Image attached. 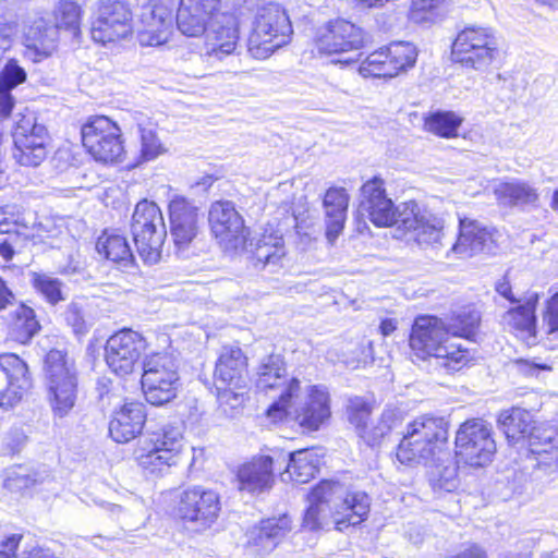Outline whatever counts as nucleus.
I'll return each instance as SVG.
<instances>
[{
	"mask_svg": "<svg viewBox=\"0 0 558 558\" xmlns=\"http://www.w3.org/2000/svg\"><path fill=\"white\" fill-rule=\"evenodd\" d=\"M291 531V519L288 515L262 521L258 526L246 533V546L256 555L272 551Z\"/></svg>",
	"mask_w": 558,
	"mask_h": 558,
	"instance_id": "c756f323",
	"label": "nucleus"
},
{
	"mask_svg": "<svg viewBox=\"0 0 558 558\" xmlns=\"http://www.w3.org/2000/svg\"><path fill=\"white\" fill-rule=\"evenodd\" d=\"M184 449L183 430L171 423L149 428L135 449V460L144 473L163 476L179 464Z\"/></svg>",
	"mask_w": 558,
	"mask_h": 558,
	"instance_id": "39448f33",
	"label": "nucleus"
},
{
	"mask_svg": "<svg viewBox=\"0 0 558 558\" xmlns=\"http://www.w3.org/2000/svg\"><path fill=\"white\" fill-rule=\"evenodd\" d=\"M45 385L47 401L54 417L68 416L76 404L78 395L77 375L74 364L59 350L46 356Z\"/></svg>",
	"mask_w": 558,
	"mask_h": 558,
	"instance_id": "6e6552de",
	"label": "nucleus"
},
{
	"mask_svg": "<svg viewBox=\"0 0 558 558\" xmlns=\"http://www.w3.org/2000/svg\"><path fill=\"white\" fill-rule=\"evenodd\" d=\"M495 289L500 296H502L505 300L509 301L513 305L521 303L525 294H515L512 291L510 283L505 279L502 281L497 282Z\"/></svg>",
	"mask_w": 558,
	"mask_h": 558,
	"instance_id": "052dcab7",
	"label": "nucleus"
},
{
	"mask_svg": "<svg viewBox=\"0 0 558 558\" xmlns=\"http://www.w3.org/2000/svg\"><path fill=\"white\" fill-rule=\"evenodd\" d=\"M11 329L16 341L21 343L29 341L39 329L34 310L24 304H20L15 310V317Z\"/></svg>",
	"mask_w": 558,
	"mask_h": 558,
	"instance_id": "c03bdc74",
	"label": "nucleus"
},
{
	"mask_svg": "<svg viewBox=\"0 0 558 558\" xmlns=\"http://www.w3.org/2000/svg\"><path fill=\"white\" fill-rule=\"evenodd\" d=\"M481 323V315L474 310H463L453 315L446 324L450 336L453 338L473 339L477 333Z\"/></svg>",
	"mask_w": 558,
	"mask_h": 558,
	"instance_id": "37998d69",
	"label": "nucleus"
},
{
	"mask_svg": "<svg viewBox=\"0 0 558 558\" xmlns=\"http://www.w3.org/2000/svg\"><path fill=\"white\" fill-rule=\"evenodd\" d=\"M402 421L401 413L395 409H387L383 412L378 423L372 428H366L362 438L369 445L375 446L391 430L397 428Z\"/></svg>",
	"mask_w": 558,
	"mask_h": 558,
	"instance_id": "49530a36",
	"label": "nucleus"
},
{
	"mask_svg": "<svg viewBox=\"0 0 558 558\" xmlns=\"http://www.w3.org/2000/svg\"><path fill=\"white\" fill-rule=\"evenodd\" d=\"M434 490L452 492L458 487L459 481L457 475V468L454 465H447L433 473L430 478Z\"/></svg>",
	"mask_w": 558,
	"mask_h": 558,
	"instance_id": "864d4df0",
	"label": "nucleus"
},
{
	"mask_svg": "<svg viewBox=\"0 0 558 558\" xmlns=\"http://www.w3.org/2000/svg\"><path fill=\"white\" fill-rule=\"evenodd\" d=\"M218 401L220 405H229L231 409H236L242 405L244 401V392L243 391H234L239 388L227 387L220 388L218 387Z\"/></svg>",
	"mask_w": 558,
	"mask_h": 558,
	"instance_id": "5fc2aeb1",
	"label": "nucleus"
},
{
	"mask_svg": "<svg viewBox=\"0 0 558 558\" xmlns=\"http://www.w3.org/2000/svg\"><path fill=\"white\" fill-rule=\"evenodd\" d=\"M275 459L260 454L243 463L238 470L240 489L259 494L271 488L275 476Z\"/></svg>",
	"mask_w": 558,
	"mask_h": 558,
	"instance_id": "2f4dec72",
	"label": "nucleus"
},
{
	"mask_svg": "<svg viewBox=\"0 0 558 558\" xmlns=\"http://www.w3.org/2000/svg\"><path fill=\"white\" fill-rule=\"evenodd\" d=\"M141 135V158L145 161L154 160L166 153V148L158 138L155 129L138 125Z\"/></svg>",
	"mask_w": 558,
	"mask_h": 558,
	"instance_id": "8fccbe9b",
	"label": "nucleus"
},
{
	"mask_svg": "<svg viewBox=\"0 0 558 558\" xmlns=\"http://www.w3.org/2000/svg\"><path fill=\"white\" fill-rule=\"evenodd\" d=\"M539 301L536 292H526L521 303L514 304L500 316L504 330L513 333L527 344L536 340L535 311Z\"/></svg>",
	"mask_w": 558,
	"mask_h": 558,
	"instance_id": "cd10ccee",
	"label": "nucleus"
},
{
	"mask_svg": "<svg viewBox=\"0 0 558 558\" xmlns=\"http://www.w3.org/2000/svg\"><path fill=\"white\" fill-rule=\"evenodd\" d=\"M532 415L521 408L502 411L498 424L512 445L522 442L526 446L525 470H532L534 480H542L558 470V449L555 433L551 429L532 427Z\"/></svg>",
	"mask_w": 558,
	"mask_h": 558,
	"instance_id": "f03ea898",
	"label": "nucleus"
},
{
	"mask_svg": "<svg viewBox=\"0 0 558 558\" xmlns=\"http://www.w3.org/2000/svg\"><path fill=\"white\" fill-rule=\"evenodd\" d=\"M362 201L361 208L369 220L377 227H389L397 225L400 229V208L401 204L395 206L387 196L385 182L378 177L365 182L361 189Z\"/></svg>",
	"mask_w": 558,
	"mask_h": 558,
	"instance_id": "b1692460",
	"label": "nucleus"
},
{
	"mask_svg": "<svg viewBox=\"0 0 558 558\" xmlns=\"http://www.w3.org/2000/svg\"><path fill=\"white\" fill-rule=\"evenodd\" d=\"M458 463L471 468L488 465L497 451L493 427L482 418H471L462 423L454 439Z\"/></svg>",
	"mask_w": 558,
	"mask_h": 558,
	"instance_id": "9b49d317",
	"label": "nucleus"
},
{
	"mask_svg": "<svg viewBox=\"0 0 558 558\" xmlns=\"http://www.w3.org/2000/svg\"><path fill=\"white\" fill-rule=\"evenodd\" d=\"M409 343L415 359H434L447 372L459 371L471 360L469 350L452 341L446 324L436 316L416 317Z\"/></svg>",
	"mask_w": 558,
	"mask_h": 558,
	"instance_id": "7ed1b4c3",
	"label": "nucleus"
},
{
	"mask_svg": "<svg viewBox=\"0 0 558 558\" xmlns=\"http://www.w3.org/2000/svg\"><path fill=\"white\" fill-rule=\"evenodd\" d=\"M286 374L287 369L280 355H269L258 367L256 386L264 391L280 387Z\"/></svg>",
	"mask_w": 558,
	"mask_h": 558,
	"instance_id": "79ce46f5",
	"label": "nucleus"
},
{
	"mask_svg": "<svg viewBox=\"0 0 558 558\" xmlns=\"http://www.w3.org/2000/svg\"><path fill=\"white\" fill-rule=\"evenodd\" d=\"M398 326V322L393 318H385L381 320L379 325V330L383 336L388 337L390 336Z\"/></svg>",
	"mask_w": 558,
	"mask_h": 558,
	"instance_id": "338daca9",
	"label": "nucleus"
},
{
	"mask_svg": "<svg viewBox=\"0 0 558 558\" xmlns=\"http://www.w3.org/2000/svg\"><path fill=\"white\" fill-rule=\"evenodd\" d=\"M495 239L492 231L475 220L459 219V235L451 252L460 257H470L482 252H493Z\"/></svg>",
	"mask_w": 558,
	"mask_h": 558,
	"instance_id": "7c9ffc66",
	"label": "nucleus"
},
{
	"mask_svg": "<svg viewBox=\"0 0 558 558\" xmlns=\"http://www.w3.org/2000/svg\"><path fill=\"white\" fill-rule=\"evenodd\" d=\"M133 33V11L128 0H98L92 8L90 34L101 45L126 39Z\"/></svg>",
	"mask_w": 558,
	"mask_h": 558,
	"instance_id": "f8f14e48",
	"label": "nucleus"
},
{
	"mask_svg": "<svg viewBox=\"0 0 558 558\" xmlns=\"http://www.w3.org/2000/svg\"><path fill=\"white\" fill-rule=\"evenodd\" d=\"M223 11L226 10L221 0H180L177 11L178 28L185 36H201L205 33L208 21Z\"/></svg>",
	"mask_w": 558,
	"mask_h": 558,
	"instance_id": "bb28decb",
	"label": "nucleus"
},
{
	"mask_svg": "<svg viewBox=\"0 0 558 558\" xmlns=\"http://www.w3.org/2000/svg\"><path fill=\"white\" fill-rule=\"evenodd\" d=\"M178 374L174 360L167 353H154L143 361L142 389L147 402L168 403L177 396Z\"/></svg>",
	"mask_w": 558,
	"mask_h": 558,
	"instance_id": "2eb2a0df",
	"label": "nucleus"
},
{
	"mask_svg": "<svg viewBox=\"0 0 558 558\" xmlns=\"http://www.w3.org/2000/svg\"><path fill=\"white\" fill-rule=\"evenodd\" d=\"M371 414L369 404L363 400L362 398H352L349 400L348 404V415L349 420L352 424L355 425L359 435L362 437V434L365 433L367 428V420Z\"/></svg>",
	"mask_w": 558,
	"mask_h": 558,
	"instance_id": "3c124183",
	"label": "nucleus"
},
{
	"mask_svg": "<svg viewBox=\"0 0 558 558\" xmlns=\"http://www.w3.org/2000/svg\"><path fill=\"white\" fill-rule=\"evenodd\" d=\"M314 46L319 54L340 56L365 47V31L345 19H332L317 27Z\"/></svg>",
	"mask_w": 558,
	"mask_h": 558,
	"instance_id": "f3484780",
	"label": "nucleus"
},
{
	"mask_svg": "<svg viewBox=\"0 0 558 558\" xmlns=\"http://www.w3.org/2000/svg\"><path fill=\"white\" fill-rule=\"evenodd\" d=\"M25 80V70L15 60H9L0 72V88L11 92Z\"/></svg>",
	"mask_w": 558,
	"mask_h": 558,
	"instance_id": "603ef678",
	"label": "nucleus"
},
{
	"mask_svg": "<svg viewBox=\"0 0 558 558\" xmlns=\"http://www.w3.org/2000/svg\"><path fill=\"white\" fill-rule=\"evenodd\" d=\"M1 239L10 243L14 248L20 247L26 242L27 235L19 230V228L0 229Z\"/></svg>",
	"mask_w": 558,
	"mask_h": 558,
	"instance_id": "bf43d9fd",
	"label": "nucleus"
},
{
	"mask_svg": "<svg viewBox=\"0 0 558 558\" xmlns=\"http://www.w3.org/2000/svg\"><path fill=\"white\" fill-rule=\"evenodd\" d=\"M14 99L10 90L0 88V118H8L13 109Z\"/></svg>",
	"mask_w": 558,
	"mask_h": 558,
	"instance_id": "0e129e2a",
	"label": "nucleus"
},
{
	"mask_svg": "<svg viewBox=\"0 0 558 558\" xmlns=\"http://www.w3.org/2000/svg\"><path fill=\"white\" fill-rule=\"evenodd\" d=\"M322 461L318 449H302L289 454L284 474L295 483H307L315 476Z\"/></svg>",
	"mask_w": 558,
	"mask_h": 558,
	"instance_id": "f704fd0d",
	"label": "nucleus"
},
{
	"mask_svg": "<svg viewBox=\"0 0 558 558\" xmlns=\"http://www.w3.org/2000/svg\"><path fill=\"white\" fill-rule=\"evenodd\" d=\"M54 28L65 29L74 36L80 34L83 10L80 4L71 0H59L52 11Z\"/></svg>",
	"mask_w": 558,
	"mask_h": 558,
	"instance_id": "ea45409f",
	"label": "nucleus"
},
{
	"mask_svg": "<svg viewBox=\"0 0 558 558\" xmlns=\"http://www.w3.org/2000/svg\"><path fill=\"white\" fill-rule=\"evenodd\" d=\"M131 232L142 259L149 265L158 263L167 231L161 210L156 203L143 199L136 204Z\"/></svg>",
	"mask_w": 558,
	"mask_h": 558,
	"instance_id": "9d476101",
	"label": "nucleus"
},
{
	"mask_svg": "<svg viewBox=\"0 0 558 558\" xmlns=\"http://www.w3.org/2000/svg\"><path fill=\"white\" fill-rule=\"evenodd\" d=\"M49 481H51V475L47 471L14 472L5 480L4 485L10 490L21 492L35 488Z\"/></svg>",
	"mask_w": 558,
	"mask_h": 558,
	"instance_id": "de8ad7c7",
	"label": "nucleus"
},
{
	"mask_svg": "<svg viewBox=\"0 0 558 558\" xmlns=\"http://www.w3.org/2000/svg\"><path fill=\"white\" fill-rule=\"evenodd\" d=\"M146 348V339L140 332L123 328L107 339L105 345L106 364L118 376L130 375Z\"/></svg>",
	"mask_w": 558,
	"mask_h": 558,
	"instance_id": "6ab92c4d",
	"label": "nucleus"
},
{
	"mask_svg": "<svg viewBox=\"0 0 558 558\" xmlns=\"http://www.w3.org/2000/svg\"><path fill=\"white\" fill-rule=\"evenodd\" d=\"M205 53L209 58L222 60L233 53L239 41V22L229 10L216 14L206 27Z\"/></svg>",
	"mask_w": 558,
	"mask_h": 558,
	"instance_id": "393cba45",
	"label": "nucleus"
},
{
	"mask_svg": "<svg viewBox=\"0 0 558 558\" xmlns=\"http://www.w3.org/2000/svg\"><path fill=\"white\" fill-rule=\"evenodd\" d=\"M25 46L40 57H48L56 47L58 32L39 17L28 25L24 33Z\"/></svg>",
	"mask_w": 558,
	"mask_h": 558,
	"instance_id": "e433bc0d",
	"label": "nucleus"
},
{
	"mask_svg": "<svg viewBox=\"0 0 558 558\" xmlns=\"http://www.w3.org/2000/svg\"><path fill=\"white\" fill-rule=\"evenodd\" d=\"M31 386L28 367L24 361L12 353L0 355V408H14Z\"/></svg>",
	"mask_w": 558,
	"mask_h": 558,
	"instance_id": "5701e85b",
	"label": "nucleus"
},
{
	"mask_svg": "<svg viewBox=\"0 0 558 558\" xmlns=\"http://www.w3.org/2000/svg\"><path fill=\"white\" fill-rule=\"evenodd\" d=\"M12 44L11 31L10 27L3 24H0V60L2 59L4 52L9 50Z\"/></svg>",
	"mask_w": 558,
	"mask_h": 558,
	"instance_id": "69168bd1",
	"label": "nucleus"
},
{
	"mask_svg": "<svg viewBox=\"0 0 558 558\" xmlns=\"http://www.w3.org/2000/svg\"><path fill=\"white\" fill-rule=\"evenodd\" d=\"M173 2L151 0L143 7L137 40L143 47H160L173 33Z\"/></svg>",
	"mask_w": 558,
	"mask_h": 558,
	"instance_id": "4be33fe9",
	"label": "nucleus"
},
{
	"mask_svg": "<svg viewBox=\"0 0 558 558\" xmlns=\"http://www.w3.org/2000/svg\"><path fill=\"white\" fill-rule=\"evenodd\" d=\"M33 284L35 289L49 302L50 304H57L64 300L61 281L57 278L50 277L46 274H34Z\"/></svg>",
	"mask_w": 558,
	"mask_h": 558,
	"instance_id": "09e8293b",
	"label": "nucleus"
},
{
	"mask_svg": "<svg viewBox=\"0 0 558 558\" xmlns=\"http://www.w3.org/2000/svg\"><path fill=\"white\" fill-rule=\"evenodd\" d=\"M220 500L216 492L203 486L185 488L177 506L178 517L190 529L204 531L210 527L218 518Z\"/></svg>",
	"mask_w": 558,
	"mask_h": 558,
	"instance_id": "a211bd4d",
	"label": "nucleus"
},
{
	"mask_svg": "<svg viewBox=\"0 0 558 558\" xmlns=\"http://www.w3.org/2000/svg\"><path fill=\"white\" fill-rule=\"evenodd\" d=\"M170 234L178 253L184 252L197 236L202 216L198 208L184 197L169 204Z\"/></svg>",
	"mask_w": 558,
	"mask_h": 558,
	"instance_id": "a878e982",
	"label": "nucleus"
},
{
	"mask_svg": "<svg viewBox=\"0 0 558 558\" xmlns=\"http://www.w3.org/2000/svg\"><path fill=\"white\" fill-rule=\"evenodd\" d=\"M400 210V229L409 240L424 247L441 245L445 228L442 218L428 210H421L413 201L401 203Z\"/></svg>",
	"mask_w": 558,
	"mask_h": 558,
	"instance_id": "aec40b11",
	"label": "nucleus"
},
{
	"mask_svg": "<svg viewBox=\"0 0 558 558\" xmlns=\"http://www.w3.org/2000/svg\"><path fill=\"white\" fill-rule=\"evenodd\" d=\"M416 47L409 41H392L368 53L359 65L364 78H393L414 68Z\"/></svg>",
	"mask_w": 558,
	"mask_h": 558,
	"instance_id": "ddd939ff",
	"label": "nucleus"
},
{
	"mask_svg": "<svg viewBox=\"0 0 558 558\" xmlns=\"http://www.w3.org/2000/svg\"><path fill=\"white\" fill-rule=\"evenodd\" d=\"M349 205V195L343 187H330L324 197L327 218L326 236L330 243L341 233Z\"/></svg>",
	"mask_w": 558,
	"mask_h": 558,
	"instance_id": "72a5a7b5",
	"label": "nucleus"
},
{
	"mask_svg": "<svg viewBox=\"0 0 558 558\" xmlns=\"http://www.w3.org/2000/svg\"><path fill=\"white\" fill-rule=\"evenodd\" d=\"M462 118L452 111H436L425 118L424 128L427 132L445 138L458 135Z\"/></svg>",
	"mask_w": 558,
	"mask_h": 558,
	"instance_id": "a19ab883",
	"label": "nucleus"
},
{
	"mask_svg": "<svg viewBox=\"0 0 558 558\" xmlns=\"http://www.w3.org/2000/svg\"><path fill=\"white\" fill-rule=\"evenodd\" d=\"M211 232L223 251L246 248V229L240 214L228 201L216 202L209 209Z\"/></svg>",
	"mask_w": 558,
	"mask_h": 558,
	"instance_id": "412c9836",
	"label": "nucleus"
},
{
	"mask_svg": "<svg viewBox=\"0 0 558 558\" xmlns=\"http://www.w3.org/2000/svg\"><path fill=\"white\" fill-rule=\"evenodd\" d=\"M445 0H411L408 21L415 25L428 26L444 15Z\"/></svg>",
	"mask_w": 558,
	"mask_h": 558,
	"instance_id": "58836bf2",
	"label": "nucleus"
},
{
	"mask_svg": "<svg viewBox=\"0 0 558 558\" xmlns=\"http://www.w3.org/2000/svg\"><path fill=\"white\" fill-rule=\"evenodd\" d=\"M449 424L444 417L423 415L407 426L397 458L401 463H421L438 456L448 448Z\"/></svg>",
	"mask_w": 558,
	"mask_h": 558,
	"instance_id": "423d86ee",
	"label": "nucleus"
},
{
	"mask_svg": "<svg viewBox=\"0 0 558 558\" xmlns=\"http://www.w3.org/2000/svg\"><path fill=\"white\" fill-rule=\"evenodd\" d=\"M300 390L299 379L292 378L284 386L279 399L268 408L266 415L272 423L293 415L302 428L317 430L331 415L329 392L325 387L314 385L306 389L301 399Z\"/></svg>",
	"mask_w": 558,
	"mask_h": 558,
	"instance_id": "20e7f679",
	"label": "nucleus"
},
{
	"mask_svg": "<svg viewBox=\"0 0 558 558\" xmlns=\"http://www.w3.org/2000/svg\"><path fill=\"white\" fill-rule=\"evenodd\" d=\"M19 214L15 213V207L5 205L0 207V229L16 228L19 227Z\"/></svg>",
	"mask_w": 558,
	"mask_h": 558,
	"instance_id": "13d9d810",
	"label": "nucleus"
},
{
	"mask_svg": "<svg viewBox=\"0 0 558 558\" xmlns=\"http://www.w3.org/2000/svg\"><path fill=\"white\" fill-rule=\"evenodd\" d=\"M284 254L282 238L274 234H264L254 250L256 260L264 265H276Z\"/></svg>",
	"mask_w": 558,
	"mask_h": 558,
	"instance_id": "a18cd8bd",
	"label": "nucleus"
},
{
	"mask_svg": "<svg viewBox=\"0 0 558 558\" xmlns=\"http://www.w3.org/2000/svg\"><path fill=\"white\" fill-rule=\"evenodd\" d=\"M247 360L238 347H223L215 367L216 381L227 387L245 388Z\"/></svg>",
	"mask_w": 558,
	"mask_h": 558,
	"instance_id": "473e14b6",
	"label": "nucleus"
},
{
	"mask_svg": "<svg viewBox=\"0 0 558 558\" xmlns=\"http://www.w3.org/2000/svg\"><path fill=\"white\" fill-rule=\"evenodd\" d=\"M122 132L119 125L105 116L92 118L82 126V142L95 160L113 163L124 155Z\"/></svg>",
	"mask_w": 558,
	"mask_h": 558,
	"instance_id": "dca6fc26",
	"label": "nucleus"
},
{
	"mask_svg": "<svg viewBox=\"0 0 558 558\" xmlns=\"http://www.w3.org/2000/svg\"><path fill=\"white\" fill-rule=\"evenodd\" d=\"M146 418V408L142 402H125L113 412L109 435L116 442L126 444L143 432Z\"/></svg>",
	"mask_w": 558,
	"mask_h": 558,
	"instance_id": "c85d7f7f",
	"label": "nucleus"
},
{
	"mask_svg": "<svg viewBox=\"0 0 558 558\" xmlns=\"http://www.w3.org/2000/svg\"><path fill=\"white\" fill-rule=\"evenodd\" d=\"M499 54V38L492 27L468 26L457 34L451 46L453 62L480 72L486 71Z\"/></svg>",
	"mask_w": 558,
	"mask_h": 558,
	"instance_id": "1a4fd4ad",
	"label": "nucleus"
},
{
	"mask_svg": "<svg viewBox=\"0 0 558 558\" xmlns=\"http://www.w3.org/2000/svg\"><path fill=\"white\" fill-rule=\"evenodd\" d=\"M97 252L107 259L126 268L134 263V255L124 235L105 231L96 243Z\"/></svg>",
	"mask_w": 558,
	"mask_h": 558,
	"instance_id": "c9c22d12",
	"label": "nucleus"
},
{
	"mask_svg": "<svg viewBox=\"0 0 558 558\" xmlns=\"http://www.w3.org/2000/svg\"><path fill=\"white\" fill-rule=\"evenodd\" d=\"M16 303V296L8 283L0 277V312Z\"/></svg>",
	"mask_w": 558,
	"mask_h": 558,
	"instance_id": "e2e57ef3",
	"label": "nucleus"
},
{
	"mask_svg": "<svg viewBox=\"0 0 558 558\" xmlns=\"http://www.w3.org/2000/svg\"><path fill=\"white\" fill-rule=\"evenodd\" d=\"M22 539L21 534H12L2 542V550H0V558H15V550Z\"/></svg>",
	"mask_w": 558,
	"mask_h": 558,
	"instance_id": "680f3d73",
	"label": "nucleus"
},
{
	"mask_svg": "<svg viewBox=\"0 0 558 558\" xmlns=\"http://www.w3.org/2000/svg\"><path fill=\"white\" fill-rule=\"evenodd\" d=\"M292 34V25L286 10L278 3L269 2L256 12L247 39V50L255 59H267L277 49L287 45Z\"/></svg>",
	"mask_w": 558,
	"mask_h": 558,
	"instance_id": "0eeeda50",
	"label": "nucleus"
},
{
	"mask_svg": "<svg viewBox=\"0 0 558 558\" xmlns=\"http://www.w3.org/2000/svg\"><path fill=\"white\" fill-rule=\"evenodd\" d=\"M308 506L302 526L308 531L343 532L364 522L369 513L371 498L364 492H348L338 482L323 481L307 496Z\"/></svg>",
	"mask_w": 558,
	"mask_h": 558,
	"instance_id": "f257e3e1",
	"label": "nucleus"
},
{
	"mask_svg": "<svg viewBox=\"0 0 558 558\" xmlns=\"http://www.w3.org/2000/svg\"><path fill=\"white\" fill-rule=\"evenodd\" d=\"M544 323L548 333L558 331V292L555 293L547 303Z\"/></svg>",
	"mask_w": 558,
	"mask_h": 558,
	"instance_id": "4d7b16f0",
	"label": "nucleus"
},
{
	"mask_svg": "<svg viewBox=\"0 0 558 558\" xmlns=\"http://www.w3.org/2000/svg\"><path fill=\"white\" fill-rule=\"evenodd\" d=\"M100 506H101L102 508H105V509H106V511H108L112 517H114V518H117V519H119V518H120V515H121V513H122V511H123V509H122V507H121V506H119V505H114V504H110V502H106V501H102V502L100 504Z\"/></svg>",
	"mask_w": 558,
	"mask_h": 558,
	"instance_id": "774afa93",
	"label": "nucleus"
},
{
	"mask_svg": "<svg viewBox=\"0 0 558 558\" xmlns=\"http://www.w3.org/2000/svg\"><path fill=\"white\" fill-rule=\"evenodd\" d=\"M494 193L498 202L507 206L535 204L538 199L536 189L523 181L500 182Z\"/></svg>",
	"mask_w": 558,
	"mask_h": 558,
	"instance_id": "4c0bfd02",
	"label": "nucleus"
},
{
	"mask_svg": "<svg viewBox=\"0 0 558 558\" xmlns=\"http://www.w3.org/2000/svg\"><path fill=\"white\" fill-rule=\"evenodd\" d=\"M65 320L73 327L76 333L85 331V320L82 308L76 303H71L65 311Z\"/></svg>",
	"mask_w": 558,
	"mask_h": 558,
	"instance_id": "6e6d98bb",
	"label": "nucleus"
},
{
	"mask_svg": "<svg viewBox=\"0 0 558 558\" xmlns=\"http://www.w3.org/2000/svg\"><path fill=\"white\" fill-rule=\"evenodd\" d=\"M12 136L13 157L21 166L37 167L46 159L48 131L38 122L35 112L25 110L17 113Z\"/></svg>",
	"mask_w": 558,
	"mask_h": 558,
	"instance_id": "4468645a",
	"label": "nucleus"
}]
</instances>
